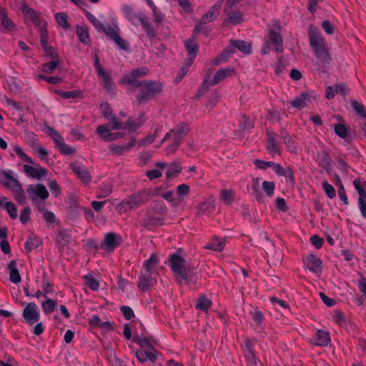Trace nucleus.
Segmentation results:
<instances>
[{
	"instance_id": "1",
	"label": "nucleus",
	"mask_w": 366,
	"mask_h": 366,
	"mask_svg": "<svg viewBox=\"0 0 366 366\" xmlns=\"http://www.w3.org/2000/svg\"><path fill=\"white\" fill-rule=\"evenodd\" d=\"M152 197V191L151 189L143 190L135 193L117 204L116 207V211L119 214L126 213L147 203L150 200Z\"/></svg>"
},
{
	"instance_id": "2",
	"label": "nucleus",
	"mask_w": 366,
	"mask_h": 366,
	"mask_svg": "<svg viewBox=\"0 0 366 366\" xmlns=\"http://www.w3.org/2000/svg\"><path fill=\"white\" fill-rule=\"evenodd\" d=\"M310 44L317 57L322 61L330 59V54L327 47V43L321 35L319 29L310 25L308 29Z\"/></svg>"
},
{
	"instance_id": "3",
	"label": "nucleus",
	"mask_w": 366,
	"mask_h": 366,
	"mask_svg": "<svg viewBox=\"0 0 366 366\" xmlns=\"http://www.w3.org/2000/svg\"><path fill=\"white\" fill-rule=\"evenodd\" d=\"M272 26L269 29L267 39L261 49L262 54H269L272 49L280 53L283 51V41L279 32L280 30V24L274 21Z\"/></svg>"
},
{
	"instance_id": "4",
	"label": "nucleus",
	"mask_w": 366,
	"mask_h": 366,
	"mask_svg": "<svg viewBox=\"0 0 366 366\" xmlns=\"http://www.w3.org/2000/svg\"><path fill=\"white\" fill-rule=\"evenodd\" d=\"M188 125L181 124L166 134L161 141V144H162L165 141L169 140L167 151L168 154H174L181 144L184 137L188 133Z\"/></svg>"
},
{
	"instance_id": "5",
	"label": "nucleus",
	"mask_w": 366,
	"mask_h": 366,
	"mask_svg": "<svg viewBox=\"0 0 366 366\" xmlns=\"http://www.w3.org/2000/svg\"><path fill=\"white\" fill-rule=\"evenodd\" d=\"M169 265L177 278L183 280L188 279L190 267L186 264L182 251L179 250L170 255Z\"/></svg>"
},
{
	"instance_id": "6",
	"label": "nucleus",
	"mask_w": 366,
	"mask_h": 366,
	"mask_svg": "<svg viewBox=\"0 0 366 366\" xmlns=\"http://www.w3.org/2000/svg\"><path fill=\"white\" fill-rule=\"evenodd\" d=\"M162 84L157 81H143L137 100L142 103L152 99L155 94L162 91Z\"/></svg>"
},
{
	"instance_id": "7",
	"label": "nucleus",
	"mask_w": 366,
	"mask_h": 366,
	"mask_svg": "<svg viewBox=\"0 0 366 366\" xmlns=\"http://www.w3.org/2000/svg\"><path fill=\"white\" fill-rule=\"evenodd\" d=\"M29 198L33 201L34 204L39 206V202L45 201L49 197V192L46 187L42 184L29 185L26 189Z\"/></svg>"
},
{
	"instance_id": "8",
	"label": "nucleus",
	"mask_w": 366,
	"mask_h": 366,
	"mask_svg": "<svg viewBox=\"0 0 366 366\" xmlns=\"http://www.w3.org/2000/svg\"><path fill=\"white\" fill-rule=\"evenodd\" d=\"M317 99V95L314 92H307L300 94L291 102V105L296 109H300L307 107Z\"/></svg>"
},
{
	"instance_id": "9",
	"label": "nucleus",
	"mask_w": 366,
	"mask_h": 366,
	"mask_svg": "<svg viewBox=\"0 0 366 366\" xmlns=\"http://www.w3.org/2000/svg\"><path fill=\"white\" fill-rule=\"evenodd\" d=\"M23 317L30 325L37 322L40 319V312L38 306L34 302H29L23 310Z\"/></svg>"
},
{
	"instance_id": "10",
	"label": "nucleus",
	"mask_w": 366,
	"mask_h": 366,
	"mask_svg": "<svg viewBox=\"0 0 366 366\" xmlns=\"http://www.w3.org/2000/svg\"><path fill=\"white\" fill-rule=\"evenodd\" d=\"M33 164L34 166L25 164L23 167L24 172L27 177L39 180L47 175L48 172L45 168L37 164L34 163Z\"/></svg>"
},
{
	"instance_id": "11",
	"label": "nucleus",
	"mask_w": 366,
	"mask_h": 366,
	"mask_svg": "<svg viewBox=\"0 0 366 366\" xmlns=\"http://www.w3.org/2000/svg\"><path fill=\"white\" fill-rule=\"evenodd\" d=\"M13 174L14 172L11 170L0 169V183L11 190L18 188L20 184Z\"/></svg>"
},
{
	"instance_id": "12",
	"label": "nucleus",
	"mask_w": 366,
	"mask_h": 366,
	"mask_svg": "<svg viewBox=\"0 0 366 366\" xmlns=\"http://www.w3.org/2000/svg\"><path fill=\"white\" fill-rule=\"evenodd\" d=\"M122 243V238L114 232L106 234L102 248L107 251H112Z\"/></svg>"
},
{
	"instance_id": "13",
	"label": "nucleus",
	"mask_w": 366,
	"mask_h": 366,
	"mask_svg": "<svg viewBox=\"0 0 366 366\" xmlns=\"http://www.w3.org/2000/svg\"><path fill=\"white\" fill-rule=\"evenodd\" d=\"M109 125L102 124L97 128V132L99 137L105 142H112L122 137L121 133H112Z\"/></svg>"
},
{
	"instance_id": "14",
	"label": "nucleus",
	"mask_w": 366,
	"mask_h": 366,
	"mask_svg": "<svg viewBox=\"0 0 366 366\" xmlns=\"http://www.w3.org/2000/svg\"><path fill=\"white\" fill-rule=\"evenodd\" d=\"M237 49L244 54H249L251 51V44L244 41H233L230 43V48L224 51V53L219 57L222 58L223 55L225 56H229L230 54L234 52V49Z\"/></svg>"
},
{
	"instance_id": "15",
	"label": "nucleus",
	"mask_w": 366,
	"mask_h": 366,
	"mask_svg": "<svg viewBox=\"0 0 366 366\" xmlns=\"http://www.w3.org/2000/svg\"><path fill=\"white\" fill-rule=\"evenodd\" d=\"M224 0H217L215 4L210 8L209 11L201 18L202 24H207L215 19L219 13V10L222 6Z\"/></svg>"
},
{
	"instance_id": "16",
	"label": "nucleus",
	"mask_w": 366,
	"mask_h": 366,
	"mask_svg": "<svg viewBox=\"0 0 366 366\" xmlns=\"http://www.w3.org/2000/svg\"><path fill=\"white\" fill-rule=\"evenodd\" d=\"M135 355L141 363H145L148 360L154 362L157 358V352L154 348L148 350H138L135 352Z\"/></svg>"
},
{
	"instance_id": "17",
	"label": "nucleus",
	"mask_w": 366,
	"mask_h": 366,
	"mask_svg": "<svg viewBox=\"0 0 366 366\" xmlns=\"http://www.w3.org/2000/svg\"><path fill=\"white\" fill-rule=\"evenodd\" d=\"M305 267L314 273H320L321 271V259L313 254H309L305 259Z\"/></svg>"
},
{
	"instance_id": "18",
	"label": "nucleus",
	"mask_w": 366,
	"mask_h": 366,
	"mask_svg": "<svg viewBox=\"0 0 366 366\" xmlns=\"http://www.w3.org/2000/svg\"><path fill=\"white\" fill-rule=\"evenodd\" d=\"M234 69L232 67L222 68L219 69L214 74L213 79L210 81V85H214L222 81L223 79L232 76Z\"/></svg>"
},
{
	"instance_id": "19",
	"label": "nucleus",
	"mask_w": 366,
	"mask_h": 366,
	"mask_svg": "<svg viewBox=\"0 0 366 366\" xmlns=\"http://www.w3.org/2000/svg\"><path fill=\"white\" fill-rule=\"evenodd\" d=\"M348 88L345 84H339L333 86H329L326 88V97L328 99H332L337 94L343 96L345 95L348 92Z\"/></svg>"
},
{
	"instance_id": "20",
	"label": "nucleus",
	"mask_w": 366,
	"mask_h": 366,
	"mask_svg": "<svg viewBox=\"0 0 366 366\" xmlns=\"http://www.w3.org/2000/svg\"><path fill=\"white\" fill-rule=\"evenodd\" d=\"M311 342L315 345L327 346L330 342V333L326 331L317 330Z\"/></svg>"
},
{
	"instance_id": "21",
	"label": "nucleus",
	"mask_w": 366,
	"mask_h": 366,
	"mask_svg": "<svg viewBox=\"0 0 366 366\" xmlns=\"http://www.w3.org/2000/svg\"><path fill=\"white\" fill-rule=\"evenodd\" d=\"M7 269L9 273V280L14 284L19 283L21 278L16 267V262L15 260L9 262L7 266Z\"/></svg>"
},
{
	"instance_id": "22",
	"label": "nucleus",
	"mask_w": 366,
	"mask_h": 366,
	"mask_svg": "<svg viewBox=\"0 0 366 366\" xmlns=\"http://www.w3.org/2000/svg\"><path fill=\"white\" fill-rule=\"evenodd\" d=\"M159 260L156 254H152L150 257L145 260L144 262V267L147 273L153 274L157 265L159 264Z\"/></svg>"
},
{
	"instance_id": "23",
	"label": "nucleus",
	"mask_w": 366,
	"mask_h": 366,
	"mask_svg": "<svg viewBox=\"0 0 366 366\" xmlns=\"http://www.w3.org/2000/svg\"><path fill=\"white\" fill-rule=\"evenodd\" d=\"M74 172L84 182L89 183L91 180V176L89 172L84 167L79 165H71Z\"/></svg>"
},
{
	"instance_id": "24",
	"label": "nucleus",
	"mask_w": 366,
	"mask_h": 366,
	"mask_svg": "<svg viewBox=\"0 0 366 366\" xmlns=\"http://www.w3.org/2000/svg\"><path fill=\"white\" fill-rule=\"evenodd\" d=\"M22 12L26 21H30L34 24H37L39 22V14L34 9L29 8L27 5L24 4L22 6Z\"/></svg>"
},
{
	"instance_id": "25",
	"label": "nucleus",
	"mask_w": 366,
	"mask_h": 366,
	"mask_svg": "<svg viewBox=\"0 0 366 366\" xmlns=\"http://www.w3.org/2000/svg\"><path fill=\"white\" fill-rule=\"evenodd\" d=\"M0 24L8 31L15 29L14 23L8 17L6 11L3 9H0Z\"/></svg>"
},
{
	"instance_id": "26",
	"label": "nucleus",
	"mask_w": 366,
	"mask_h": 366,
	"mask_svg": "<svg viewBox=\"0 0 366 366\" xmlns=\"http://www.w3.org/2000/svg\"><path fill=\"white\" fill-rule=\"evenodd\" d=\"M225 245V242L224 239L214 237L211 242L207 243L204 248L207 249H212L214 251L220 252L222 251Z\"/></svg>"
},
{
	"instance_id": "27",
	"label": "nucleus",
	"mask_w": 366,
	"mask_h": 366,
	"mask_svg": "<svg viewBox=\"0 0 366 366\" xmlns=\"http://www.w3.org/2000/svg\"><path fill=\"white\" fill-rule=\"evenodd\" d=\"M46 300L41 304L43 312L45 314H50L54 312L56 307V300L49 298L46 295H44Z\"/></svg>"
},
{
	"instance_id": "28",
	"label": "nucleus",
	"mask_w": 366,
	"mask_h": 366,
	"mask_svg": "<svg viewBox=\"0 0 366 366\" xmlns=\"http://www.w3.org/2000/svg\"><path fill=\"white\" fill-rule=\"evenodd\" d=\"M152 274L147 273L146 272L144 273H142V274L139 277L138 281V287L142 290H147L152 283Z\"/></svg>"
},
{
	"instance_id": "29",
	"label": "nucleus",
	"mask_w": 366,
	"mask_h": 366,
	"mask_svg": "<svg viewBox=\"0 0 366 366\" xmlns=\"http://www.w3.org/2000/svg\"><path fill=\"white\" fill-rule=\"evenodd\" d=\"M122 11L129 21H131L134 25L138 24L139 14L135 13L132 8L129 6H124L122 7Z\"/></svg>"
},
{
	"instance_id": "30",
	"label": "nucleus",
	"mask_w": 366,
	"mask_h": 366,
	"mask_svg": "<svg viewBox=\"0 0 366 366\" xmlns=\"http://www.w3.org/2000/svg\"><path fill=\"white\" fill-rule=\"evenodd\" d=\"M234 197L235 194L232 189H222L219 194L220 200L225 204H230L234 200Z\"/></svg>"
},
{
	"instance_id": "31",
	"label": "nucleus",
	"mask_w": 366,
	"mask_h": 366,
	"mask_svg": "<svg viewBox=\"0 0 366 366\" xmlns=\"http://www.w3.org/2000/svg\"><path fill=\"white\" fill-rule=\"evenodd\" d=\"M272 168L277 175L288 177L291 179L293 178L292 172L289 167L283 168L280 164H275L273 162Z\"/></svg>"
},
{
	"instance_id": "32",
	"label": "nucleus",
	"mask_w": 366,
	"mask_h": 366,
	"mask_svg": "<svg viewBox=\"0 0 366 366\" xmlns=\"http://www.w3.org/2000/svg\"><path fill=\"white\" fill-rule=\"evenodd\" d=\"M144 122V119L142 117H140L137 119L130 118L127 121L125 128L128 129L129 131L134 132L143 124Z\"/></svg>"
},
{
	"instance_id": "33",
	"label": "nucleus",
	"mask_w": 366,
	"mask_h": 366,
	"mask_svg": "<svg viewBox=\"0 0 366 366\" xmlns=\"http://www.w3.org/2000/svg\"><path fill=\"white\" fill-rule=\"evenodd\" d=\"M100 31H103L107 36H108L112 40L115 39V36L119 34V29L118 26H110L103 24V28L100 29Z\"/></svg>"
},
{
	"instance_id": "34",
	"label": "nucleus",
	"mask_w": 366,
	"mask_h": 366,
	"mask_svg": "<svg viewBox=\"0 0 366 366\" xmlns=\"http://www.w3.org/2000/svg\"><path fill=\"white\" fill-rule=\"evenodd\" d=\"M353 184L359 194V198H366V182L357 179L354 180Z\"/></svg>"
},
{
	"instance_id": "35",
	"label": "nucleus",
	"mask_w": 366,
	"mask_h": 366,
	"mask_svg": "<svg viewBox=\"0 0 366 366\" xmlns=\"http://www.w3.org/2000/svg\"><path fill=\"white\" fill-rule=\"evenodd\" d=\"M214 205L211 202H203L198 207V215L209 214L213 211Z\"/></svg>"
},
{
	"instance_id": "36",
	"label": "nucleus",
	"mask_w": 366,
	"mask_h": 366,
	"mask_svg": "<svg viewBox=\"0 0 366 366\" xmlns=\"http://www.w3.org/2000/svg\"><path fill=\"white\" fill-rule=\"evenodd\" d=\"M267 150L271 154H280L279 147L276 144V137L274 134L268 136Z\"/></svg>"
},
{
	"instance_id": "37",
	"label": "nucleus",
	"mask_w": 366,
	"mask_h": 366,
	"mask_svg": "<svg viewBox=\"0 0 366 366\" xmlns=\"http://www.w3.org/2000/svg\"><path fill=\"white\" fill-rule=\"evenodd\" d=\"M38 210L42 213L44 220L48 224H54L56 221V217L52 212L46 210L44 207L39 205L37 207Z\"/></svg>"
},
{
	"instance_id": "38",
	"label": "nucleus",
	"mask_w": 366,
	"mask_h": 366,
	"mask_svg": "<svg viewBox=\"0 0 366 366\" xmlns=\"http://www.w3.org/2000/svg\"><path fill=\"white\" fill-rule=\"evenodd\" d=\"M76 35L81 42L84 44H88L89 42V35L87 28L84 26H77Z\"/></svg>"
},
{
	"instance_id": "39",
	"label": "nucleus",
	"mask_w": 366,
	"mask_h": 366,
	"mask_svg": "<svg viewBox=\"0 0 366 366\" xmlns=\"http://www.w3.org/2000/svg\"><path fill=\"white\" fill-rule=\"evenodd\" d=\"M228 19H226L224 24H237L242 21V16L240 12L227 13Z\"/></svg>"
},
{
	"instance_id": "40",
	"label": "nucleus",
	"mask_w": 366,
	"mask_h": 366,
	"mask_svg": "<svg viewBox=\"0 0 366 366\" xmlns=\"http://www.w3.org/2000/svg\"><path fill=\"white\" fill-rule=\"evenodd\" d=\"M55 19L58 24L65 29L70 28V25L67 21V16L65 13L59 12L56 14Z\"/></svg>"
},
{
	"instance_id": "41",
	"label": "nucleus",
	"mask_w": 366,
	"mask_h": 366,
	"mask_svg": "<svg viewBox=\"0 0 366 366\" xmlns=\"http://www.w3.org/2000/svg\"><path fill=\"white\" fill-rule=\"evenodd\" d=\"M98 76L102 81L105 88L109 91L113 89L114 84L112 83V79L105 71H102V73L98 74Z\"/></svg>"
},
{
	"instance_id": "42",
	"label": "nucleus",
	"mask_w": 366,
	"mask_h": 366,
	"mask_svg": "<svg viewBox=\"0 0 366 366\" xmlns=\"http://www.w3.org/2000/svg\"><path fill=\"white\" fill-rule=\"evenodd\" d=\"M185 46L188 51L189 56H191L192 59H194L198 51V46L195 44L194 41L193 39L187 41L185 42Z\"/></svg>"
},
{
	"instance_id": "43",
	"label": "nucleus",
	"mask_w": 366,
	"mask_h": 366,
	"mask_svg": "<svg viewBox=\"0 0 366 366\" xmlns=\"http://www.w3.org/2000/svg\"><path fill=\"white\" fill-rule=\"evenodd\" d=\"M84 279L86 280V284L92 290L97 291L99 289V281L97 279H95L92 274H89L87 275H85Z\"/></svg>"
},
{
	"instance_id": "44",
	"label": "nucleus",
	"mask_w": 366,
	"mask_h": 366,
	"mask_svg": "<svg viewBox=\"0 0 366 366\" xmlns=\"http://www.w3.org/2000/svg\"><path fill=\"white\" fill-rule=\"evenodd\" d=\"M113 185L111 182H103L100 186L101 194L98 196L99 198L107 197L112 192Z\"/></svg>"
},
{
	"instance_id": "45",
	"label": "nucleus",
	"mask_w": 366,
	"mask_h": 366,
	"mask_svg": "<svg viewBox=\"0 0 366 366\" xmlns=\"http://www.w3.org/2000/svg\"><path fill=\"white\" fill-rule=\"evenodd\" d=\"M247 350L245 351V357L248 362L252 365L257 366V360L254 353L252 351L249 342H246Z\"/></svg>"
},
{
	"instance_id": "46",
	"label": "nucleus",
	"mask_w": 366,
	"mask_h": 366,
	"mask_svg": "<svg viewBox=\"0 0 366 366\" xmlns=\"http://www.w3.org/2000/svg\"><path fill=\"white\" fill-rule=\"evenodd\" d=\"M122 84L132 85L133 86H141L142 82L136 79V76L132 73L131 75H126L122 80Z\"/></svg>"
},
{
	"instance_id": "47",
	"label": "nucleus",
	"mask_w": 366,
	"mask_h": 366,
	"mask_svg": "<svg viewBox=\"0 0 366 366\" xmlns=\"http://www.w3.org/2000/svg\"><path fill=\"white\" fill-rule=\"evenodd\" d=\"M39 245V239L36 237L31 235L28 237L24 247L27 252H30L33 249L38 247Z\"/></svg>"
},
{
	"instance_id": "48",
	"label": "nucleus",
	"mask_w": 366,
	"mask_h": 366,
	"mask_svg": "<svg viewBox=\"0 0 366 366\" xmlns=\"http://www.w3.org/2000/svg\"><path fill=\"white\" fill-rule=\"evenodd\" d=\"M180 172H181L180 166L177 163H172L167 167V172H166L167 178H168V179L172 178V177L176 176Z\"/></svg>"
},
{
	"instance_id": "49",
	"label": "nucleus",
	"mask_w": 366,
	"mask_h": 366,
	"mask_svg": "<svg viewBox=\"0 0 366 366\" xmlns=\"http://www.w3.org/2000/svg\"><path fill=\"white\" fill-rule=\"evenodd\" d=\"M85 16L88 19V20L92 24V25L97 29L98 31L100 29L103 28V23H102L99 20H98L92 13L86 10H84Z\"/></svg>"
},
{
	"instance_id": "50",
	"label": "nucleus",
	"mask_w": 366,
	"mask_h": 366,
	"mask_svg": "<svg viewBox=\"0 0 366 366\" xmlns=\"http://www.w3.org/2000/svg\"><path fill=\"white\" fill-rule=\"evenodd\" d=\"M13 149H14V151L16 152V154L22 160H24V162H26L29 164H34V161L32 160V159L30 157H29L26 154H25L19 146H18L16 144L14 145Z\"/></svg>"
},
{
	"instance_id": "51",
	"label": "nucleus",
	"mask_w": 366,
	"mask_h": 366,
	"mask_svg": "<svg viewBox=\"0 0 366 366\" xmlns=\"http://www.w3.org/2000/svg\"><path fill=\"white\" fill-rule=\"evenodd\" d=\"M5 204V209H6L8 214L12 219L17 218V209L15 204L11 202H6Z\"/></svg>"
},
{
	"instance_id": "52",
	"label": "nucleus",
	"mask_w": 366,
	"mask_h": 366,
	"mask_svg": "<svg viewBox=\"0 0 366 366\" xmlns=\"http://www.w3.org/2000/svg\"><path fill=\"white\" fill-rule=\"evenodd\" d=\"M133 342L139 345L142 348L141 350L150 347L149 341L144 337L134 336L133 338Z\"/></svg>"
},
{
	"instance_id": "53",
	"label": "nucleus",
	"mask_w": 366,
	"mask_h": 366,
	"mask_svg": "<svg viewBox=\"0 0 366 366\" xmlns=\"http://www.w3.org/2000/svg\"><path fill=\"white\" fill-rule=\"evenodd\" d=\"M262 189L266 194L271 197L273 196L274 190V184L272 182L264 181L262 182Z\"/></svg>"
},
{
	"instance_id": "54",
	"label": "nucleus",
	"mask_w": 366,
	"mask_h": 366,
	"mask_svg": "<svg viewBox=\"0 0 366 366\" xmlns=\"http://www.w3.org/2000/svg\"><path fill=\"white\" fill-rule=\"evenodd\" d=\"M322 188L330 199H333L335 197L336 192L332 185L330 184L327 182L325 181L322 183Z\"/></svg>"
},
{
	"instance_id": "55",
	"label": "nucleus",
	"mask_w": 366,
	"mask_h": 366,
	"mask_svg": "<svg viewBox=\"0 0 366 366\" xmlns=\"http://www.w3.org/2000/svg\"><path fill=\"white\" fill-rule=\"evenodd\" d=\"M189 192V187L185 184H182L177 187V194L181 199H183Z\"/></svg>"
},
{
	"instance_id": "56",
	"label": "nucleus",
	"mask_w": 366,
	"mask_h": 366,
	"mask_svg": "<svg viewBox=\"0 0 366 366\" xmlns=\"http://www.w3.org/2000/svg\"><path fill=\"white\" fill-rule=\"evenodd\" d=\"M11 191H13L15 193V199L18 202L21 204L24 203L26 197L24 195V190L22 189L20 184L18 185V188L13 189Z\"/></svg>"
},
{
	"instance_id": "57",
	"label": "nucleus",
	"mask_w": 366,
	"mask_h": 366,
	"mask_svg": "<svg viewBox=\"0 0 366 366\" xmlns=\"http://www.w3.org/2000/svg\"><path fill=\"white\" fill-rule=\"evenodd\" d=\"M49 134L53 139L56 147L64 141V138L52 128L49 129Z\"/></svg>"
},
{
	"instance_id": "58",
	"label": "nucleus",
	"mask_w": 366,
	"mask_h": 366,
	"mask_svg": "<svg viewBox=\"0 0 366 366\" xmlns=\"http://www.w3.org/2000/svg\"><path fill=\"white\" fill-rule=\"evenodd\" d=\"M334 129L336 134L341 138H345L348 134L347 128L342 124H335Z\"/></svg>"
},
{
	"instance_id": "59",
	"label": "nucleus",
	"mask_w": 366,
	"mask_h": 366,
	"mask_svg": "<svg viewBox=\"0 0 366 366\" xmlns=\"http://www.w3.org/2000/svg\"><path fill=\"white\" fill-rule=\"evenodd\" d=\"M211 305V302L204 297L199 299L196 307L199 310H207Z\"/></svg>"
},
{
	"instance_id": "60",
	"label": "nucleus",
	"mask_w": 366,
	"mask_h": 366,
	"mask_svg": "<svg viewBox=\"0 0 366 366\" xmlns=\"http://www.w3.org/2000/svg\"><path fill=\"white\" fill-rule=\"evenodd\" d=\"M352 107L360 116L366 119V109L362 104L354 101L352 102Z\"/></svg>"
},
{
	"instance_id": "61",
	"label": "nucleus",
	"mask_w": 366,
	"mask_h": 366,
	"mask_svg": "<svg viewBox=\"0 0 366 366\" xmlns=\"http://www.w3.org/2000/svg\"><path fill=\"white\" fill-rule=\"evenodd\" d=\"M239 125L242 131L249 130L253 127L252 120L246 116L242 117Z\"/></svg>"
},
{
	"instance_id": "62",
	"label": "nucleus",
	"mask_w": 366,
	"mask_h": 366,
	"mask_svg": "<svg viewBox=\"0 0 366 366\" xmlns=\"http://www.w3.org/2000/svg\"><path fill=\"white\" fill-rule=\"evenodd\" d=\"M109 151L114 155H122L127 152L124 145L112 144L109 146Z\"/></svg>"
},
{
	"instance_id": "63",
	"label": "nucleus",
	"mask_w": 366,
	"mask_h": 366,
	"mask_svg": "<svg viewBox=\"0 0 366 366\" xmlns=\"http://www.w3.org/2000/svg\"><path fill=\"white\" fill-rule=\"evenodd\" d=\"M114 43L118 45V46L123 49V50H128L129 48V43L123 39L120 36L119 34L115 36V39L113 40Z\"/></svg>"
},
{
	"instance_id": "64",
	"label": "nucleus",
	"mask_w": 366,
	"mask_h": 366,
	"mask_svg": "<svg viewBox=\"0 0 366 366\" xmlns=\"http://www.w3.org/2000/svg\"><path fill=\"white\" fill-rule=\"evenodd\" d=\"M58 149L64 155H69L74 153L76 149L74 148H71L67 144H65L64 141L61 143L59 147H57Z\"/></svg>"
}]
</instances>
